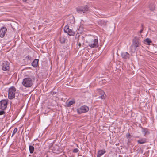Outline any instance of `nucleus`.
Wrapping results in <instances>:
<instances>
[{
	"instance_id": "10",
	"label": "nucleus",
	"mask_w": 157,
	"mask_h": 157,
	"mask_svg": "<svg viewBox=\"0 0 157 157\" xmlns=\"http://www.w3.org/2000/svg\"><path fill=\"white\" fill-rule=\"evenodd\" d=\"M7 31V29L6 27H3L1 28L0 30V37H3Z\"/></svg>"
},
{
	"instance_id": "14",
	"label": "nucleus",
	"mask_w": 157,
	"mask_h": 157,
	"mask_svg": "<svg viewBox=\"0 0 157 157\" xmlns=\"http://www.w3.org/2000/svg\"><path fill=\"white\" fill-rule=\"evenodd\" d=\"M146 139L145 138H143L137 140V142L140 144H142L146 142Z\"/></svg>"
},
{
	"instance_id": "12",
	"label": "nucleus",
	"mask_w": 157,
	"mask_h": 157,
	"mask_svg": "<svg viewBox=\"0 0 157 157\" xmlns=\"http://www.w3.org/2000/svg\"><path fill=\"white\" fill-rule=\"evenodd\" d=\"M122 58L124 59H128L130 58V55L127 52H124L121 53V54Z\"/></svg>"
},
{
	"instance_id": "9",
	"label": "nucleus",
	"mask_w": 157,
	"mask_h": 157,
	"mask_svg": "<svg viewBox=\"0 0 157 157\" xmlns=\"http://www.w3.org/2000/svg\"><path fill=\"white\" fill-rule=\"evenodd\" d=\"M10 63L7 61H4L2 63V69L3 71H6L9 70L10 69Z\"/></svg>"
},
{
	"instance_id": "24",
	"label": "nucleus",
	"mask_w": 157,
	"mask_h": 157,
	"mask_svg": "<svg viewBox=\"0 0 157 157\" xmlns=\"http://www.w3.org/2000/svg\"><path fill=\"white\" fill-rule=\"evenodd\" d=\"M83 28L82 26H80L78 29V31H82L83 30Z\"/></svg>"
},
{
	"instance_id": "11",
	"label": "nucleus",
	"mask_w": 157,
	"mask_h": 157,
	"mask_svg": "<svg viewBox=\"0 0 157 157\" xmlns=\"http://www.w3.org/2000/svg\"><path fill=\"white\" fill-rule=\"evenodd\" d=\"M98 92L99 95H100V96L98 97V98H101L102 99H105L106 95L105 94V93L103 90L101 89H99L98 90Z\"/></svg>"
},
{
	"instance_id": "15",
	"label": "nucleus",
	"mask_w": 157,
	"mask_h": 157,
	"mask_svg": "<svg viewBox=\"0 0 157 157\" xmlns=\"http://www.w3.org/2000/svg\"><path fill=\"white\" fill-rule=\"evenodd\" d=\"M106 152L104 150H101L98 151L97 157H100Z\"/></svg>"
},
{
	"instance_id": "17",
	"label": "nucleus",
	"mask_w": 157,
	"mask_h": 157,
	"mask_svg": "<svg viewBox=\"0 0 157 157\" xmlns=\"http://www.w3.org/2000/svg\"><path fill=\"white\" fill-rule=\"evenodd\" d=\"M75 101L74 100H72L70 101L68 104H67V106L68 107H69L71 105L75 104Z\"/></svg>"
},
{
	"instance_id": "27",
	"label": "nucleus",
	"mask_w": 157,
	"mask_h": 157,
	"mask_svg": "<svg viewBox=\"0 0 157 157\" xmlns=\"http://www.w3.org/2000/svg\"><path fill=\"white\" fill-rule=\"evenodd\" d=\"M143 29H142L140 30V33H141L143 31Z\"/></svg>"
},
{
	"instance_id": "16",
	"label": "nucleus",
	"mask_w": 157,
	"mask_h": 157,
	"mask_svg": "<svg viewBox=\"0 0 157 157\" xmlns=\"http://www.w3.org/2000/svg\"><path fill=\"white\" fill-rule=\"evenodd\" d=\"M66 38L65 36H61L59 38V41L62 44H63L65 43Z\"/></svg>"
},
{
	"instance_id": "21",
	"label": "nucleus",
	"mask_w": 157,
	"mask_h": 157,
	"mask_svg": "<svg viewBox=\"0 0 157 157\" xmlns=\"http://www.w3.org/2000/svg\"><path fill=\"white\" fill-rule=\"evenodd\" d=\"M145 41L148 44H149L150 43L152 42L150 39L148 38H146L145 40Z\"/></svg>"
},
{
	"instance_id": "18",
	"label": "nucleus",
	"mask_w": 157,
	"mask_h": 157,
	"mask_svg": "<svg viewBox=\"0 0 157 157\" xmlns=\"http://www.w3.org/2000/svg\"><path fill=\"white\" fill-rule=\"evenodd\" d=\"M142 132L144 133V135H145L147 134H149V132L148 131V130L147 128H142Z\"/></svg>"
},
{
	"instance_id": "3",
	"label": "nucleus",
	"mask_w": 157,
	"mask_h": 157,
	"mask_svg": "<svg viewBox=\"0 0 157 157\" xmlns=\"http://www.w3.org/2000/svg\"><path fill=\"white\" fill-rule=\"evenodd\" d=\"M76 9L78 13L83 15L87 14L89 11V7L87 5L78 6Z\"/></svg>"
},
{
	"instance_id": "8",
	"label": "nucleus",
	"mask_w": 157,
	"mask_h": 157,
	"mask_svg": "<svg viewBox=\"0 0 157 157\" xmlns=\"http://www.w3.org/2000/svg\"><path fill=\"white\" fill-rule=\"evenodd\" d=\"M64 31L69 36H73L75 34V32L69 28V27L68 25L64 27Z\"/></svg>"
},
{
	"instance_id": "19",
	"label": "nucleus",
	"mask_w": 157,
	"mask_h": 157,
	"mask_svg": "<svg viewBox=\"0 0 157 157\" xmlns=\"http://www.w3.org/2000/svg\"><path fill=\"white\" fill-rule=\"evenodd\" d=\"M29 148L30 153L31 154L33 153L34 151V147L32 145H29Z\"/></svg>"
},
{
	"instance_id": "7",
	"label": "nucleus",
	"mask_w": 157,
	"mask_h": 157,
	"mask_svg": "<svg viewBox=\"0 0 157 157\" xmlns=\"http://www.w3.org/2000/svg\"><path fill=\"white\" fill-rule=\"evenodd\" d=\"M8 101L6 100H2L0 101V109L4 110L7 107Z\"/></svg>"
},
{
	"instance_id": "6",
	"label": "nucleus",
	"mask_w": 157,
	"mask_h": 157,
	"mask_svg": "<svg viewBox=\"0 0 157 157\" xmlns=\"http://www.w3.org/2000/svg\"><path fill=\"white\" fill-rule=\"evenodd\" d=\"M89 110V107L85 105L82 106L79 108H78L77 109V112L79 114H81L87 112Z\"/></svg>"
},
{
	"instance_id": "20",
	"label": "nucleus",
	"mask_w": 157,
	"mask_h": 157,
	"mask_svg": "<svg viewBox=\"0 0 157 157\" xmlns=\"http://www.w3.org/2000/svg\"><path fill=\"white\" fill-rule=\"evenodd\" d=\"M149 8L151 11H153L155 8V6L154 4H151L149 5Z\"/></svg>"
},
{
	"instance_id": "4",
	"label": "nucleus",
	"mask_w": 157,
	"mask_h": 157,
	"mask_svg": "<svg viewBox=\"0 0 157 157\" xmlns=\"http://www.w3.org/2000/svg\"><path fill=\"white\" fill-rule=\"evenodd\" d=\"M23 86L29 88L33 85V81L31 78L26 77L24 78L22 82Z\"/></svg>"
},
{
	"instance_id": "2",
	"label": "nucleus",
	"mask_w": 157,
	"mask_h": 157,
	"mask_svg": "<svg viewBox=\"0 0 157 157\" xmlns=\"http://www.w3.org/2000/svg\"><path fill=\"white\" fill-rule=\"evenodd\" d=\"M141 45V42L139 38L135 37L132 40V43L130 47V51L132 53H134L136 51L137 48Z\"/></svg>"
},
{
	"instance_id": "26",
	"label": "nucleus",
	"mask_w": 157,
	"mask_h": 157,
	"mask_svg": "<svg viewBox=\"0 0 157 157\" xmlns=\"http://www.w3.org/2000/svg\"><path fill=\"white\" fill-rule=\"evenodd\" d=\"M130 136V134L129 133H127L126 136V137L127 138H129Z\"/></svg>"
},
{
	"instance_id": "23",
	"label": "nucleus",
	"mask_w": 157,
	"mask_h": 157,
	"mask_svg": "<svg viewBox=\"0 0 157 157\" xmlns=\"http://www.w3.org/2000/svg\"><path fill=\"white\" fill-rule=\"evenodd\" d=\"M79 150L77 148H75L73 150V153H77L78 152Z\"/></svg>"
},
{
	"instance_id": "13",
	"label": "nucleus",
	"mask_w": 157,
	"mask_h": 157,
	"mask_svg": "<svg viewBox=\"0 0 157 157\" xmlns=\"http://www.w3.org/2000/svg\"><path fill=\"white\" fill-rule=\"evenodd\" d=\"M39 59H34L32 62V65L34 67H36L38 65V62Z\"/></svg>"
},
{
	"instance_id": "28",
	"label": "nucleus",
	"mask_w": 157,
	"mask_h": 157,
	"mask_svg": "<svg viewBox=\"0 0 157 157\" xmlns=\"http://www.w3.org/2000/svg\"><path fill=\"white\" fill-rule=\"evenodd\" d=\"M81 43L80 42H78V45L79 47L81 46Z\"/></svg>"
},
{
	"instance_id": "22",
	"label": "nucleus",
	"mask_w": 157,
	"mask_h": 157,
	"mask_svg": "<svg viewBox=\"0 0 157 157\" xmlns=\"http://www.w3.org/2000/svg\"><path fill=\"white\" fill-rule=\"evenodd\" d=\"M17 128H15L13 132V133L11 137H12L17 132Z\"/></svg>"
},
{
	"instance_id": "25",
	"label": "nucleus",
	"mask_w": 157,
	"mask_h": 157,
	"mask_svg": "<svg viewBox=\"0 0 157 157\" xmlns=\"http://www.w3.org/2000/svg\"><path fill=\"white\" fill-rule=\"evenodd\" d=\"M5 112L3 111H0V115H2L5 114Z\"/></svg>"
},
{
	"instance_id": "1",
	"label": "nucleus",
	"mask_w": 157,
	"mask_h": 157,
	"mask_svg": "<svg viewBox=\"0 0 157 157\" xmlns=\"http://www.w3.org/2000/svg\"><path fill=\"white\" fill-rule=\"evenodd\" d=\"M86 43L87 46L91 48H96L99 46L98 37L96 36H91L87 40Z\"/></svg>"
},
{
	"instance_id": "29",
	"label": "nucleus",
	"mask_w": 157,
	"mask_h": 157,
	"mask_svg": "<svg viewBox=\"0 0 157 157\" xmlns=\"http://www.w3.org/2000/svg\"><path fill=\"white\" fill-rule=\"evenodd\" d=\"M66 60L65 61V63H66Z\"/></svg>"
},
{
	"instance_id": "5",
	"label": "nucleus",
	"mask_w": 157,
	"mask_h": 157,
	"mask_svg": "<svg viewBox=\"0 0 157 157\" xmlns=\"http://www.w3.org/2000/svg\"><path fill=\"white\" fill-rule=\"evenodd\" d=\"M16 89L13 86L9 88L8 90V98L12 99L15 97Z\"/></svg>"
}]
</instances>
